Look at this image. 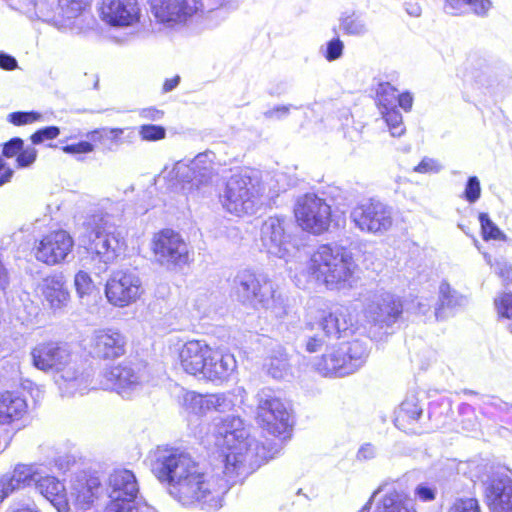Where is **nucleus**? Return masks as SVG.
I'll list each match as a JSON object with an SVG mask.
<instances>
[{
	"label": "nucleus",
	"mask_w": 512,
	"mask_h": 512,
	"mask_svg": "<svg viewBox=\"0 0 512 512\" xmlns=\"http://www.w3.org/2000/svg\"><path fill=\"white\" fill-rule=\"evenodd\" d=\"M381 491V488H379L377 491H375L371 498H374L379 492ZM371 500L368 501V503L359 511V512H369Z\"/></svg>",
	"instance_id": "62"
},
{
	"label": "nucleus",
	"mask_w": 512,
	"mask_h": 512,
	"mask_svg": "<svg viewBox=\"0 0 512 512\" xmlns=\"http://www.w3.org/2000/svg\"><path fill=\"white\" fill-rule=\"evenodd\" d=\"M179 82H180L179 75H175L171 78L165 79L163 82L162 91L164 93H166V92L173 90L174 88H176L178 86Z\"/></svg>",
	"instance_id": "59"
},
{
	"label": "nucleus",
	"mask_w": 512,
	"mask_h": 512,
	"mask_svg": "<svg viewBox=\"0 0 512 512\" xmlns=\"http://www.w3.org/2000/svg\"><path fill=\"white\" fill-rule=\"evenodd\" d=\"M139 135L144 141H159L165 138L166 129L160 125H141L139 127Z\"/></svg>",
	"instance_id": "42"
},
{
	"label": "nucleus",
	"mask_w": 512,
	"mask_h": 512,
	"mask_svg": "<svg viewBox=\"0 0 512 512\" xmlns=\"http://www.w3.org/2000/svg\"><path fill=\"white\" fill-rule=\"evenodd\" d=\"M403 305L394 294L383 289L370 291L364 299L366 321L380 329L389 328L401 317Z\"/></svg>",
	"instance_id": "9"
},
{
	"label": "nucleus",
	"mask_w": 512,
	"mask_h": 512,
	"mask_svg": "<svg viewBox=\"0 0 512 512\" xmlns=\"http://www.w3.org/2000/svg\"><path fill=\"white\" fill-rule=\"evenodd\" d=\"M14 174V168L0 155V187L10 183Z\"/></svg>",
	"instance_id": "50"
},
{
	"label": "nucleus",
	"mask_w": 512,
	"mask_h": 512,
	"mask_svg": "<svg viewBox=\"0 0 512 512\" xmlns=\"http://www.w3.org/2000/svg\"><path fill=\"white\" fill-rule=\"evenodd\" d=\"M294 215L298 224H326L330 221L331 208L317 196L304 195L296 202Z\"/></svg>",
	"instance_id": "23"
},
{
	"label": "nucleus",
	"mask_w": 512,
	"mask_h": 512,
	"mask_svg": "<svg viewBox=\"0 0 512 512\" xmlns=\"http://www.w3.org/2000/svg\"><path fill=\"white\" fill-rule=\"evenodd\" d=\"M481 196L480 181L476 176H470L465 185L463 197L469 203L476 202Z\"/></svg>",
	"instance_id": "45"
},
{
	"label": "nucleus",
	"mask_w": 512,
	"mask_h": 512,
	"mask_svg": "<svg viewBox=\"0 0 512 512\" xmlns=\"http://www.w3.org/2000/svg\"><path fill=\"white\" fill-rule=\"evenodd\" d=\"M137 512H157L153 507L148 505H143L137 510Z\"/></svg>",
	"instance_id": "64"
},
{
	"label": "nucleus",
	"mask_w": 512,
	"mask_h": 512,
	"mask_svg": "<svg viewBox=\"0 0 512 512\" xmlns=\"http://www.w3.org/2000/svg\"><path fill=\"white\" fill-rule=\"evenodd\" d=\"M79 243L103 263L100 270H106L107 265L116 260L124 246V240L114 232L107 231L104 226H86V232L80 236Z\"/></svg>",
	"instance_id": "12"
},
{
	"label": "nucleus",
	"mask_w": 512,
	"mask_h": 512,
	"mask_svg": "<svg viewBox=\"0 0 512 512\" xmlns=\"http://www.w3.org/2000/svg\"><path fill=\"white\" fill-rule=\"evenodd\" d=\"M34 487L51 502L58 512L69 510V500L66 497L64 485L56 477L47 474L43 468Z\"/></svg>",
	"instance_id": "26"
},
{
	"label": "nucleus",
	"mask_w": 512,
	"mask_h": 512,
	"mask_svg": "<svg viewBox=\"0 0 512 512\" xmlns=\"http://www.w3.org/2000/svg\"><path fill=\"white\" fill-rule=\"evenodd\" d=\"M123 133V128H97L86 134V141L93 144V151L99 146L111 148L123 143Z\"/></svg>",
	"instance_id": "34"
},
{
	"label": "nucleus",
	"mask_w": 512,
	"mask_h": 512,
	"mask_svg": "<svg viewBox=\"0 0 512 512\" xmlns=\"http://www.w3.org/2000/svg\"><path fill=\"white\" fill-rule=\"evenodd\" d=\"M469 8L473 13L484 16L491 8L490 0H445V9L453 15H461Z\"/></svg>",
	"instance_id": "35"
},
{
	"label": "nucleus",
	"mask_w": 512,
	"mask_h": 512,
	"mask_svg": "<svg viewBox=\"0 0 512 512\" xmlns=\"http://www.w3.org/2000/svg\"><path fill=\"white\" fill-rule=\"evenodd\" d=\"M494 306L499 319H511L512 292L499 293L494 299Z\"/></svg>",
	"instance_id": "41"
},
{
	"label": "nucleus",
	"mask_w": 512,
	"mask_h": 512,
	"mask_svg": "<svg viewBox=\"0 0 512 512\" xmlns=\"http://www.w3.org/2000/svg\"><path fill=\"white\" fill-rule=\"evenodd\" d=\"M110 512H117L119 503L136 502L139 486L134 473L128 469H115L107 480Z\"/></svg>",
	"instance_id": "18"
},
{
	"label": "nucleus",
	"mask_w": 512,
	"mask_h": 512,
	"mask_svg": "<svg viewBox=\"0 0 512 512\" xmlns=\"http://www.w3.org/2000/svg\"><path fill=\"white\" fill-rule=\"evenodd\" d=\"M257 419L261 427L269 434L283 439L289 437L290 413L283 402L273 396L269 389L258 394Z\"/></svg>",
	"instance_id": "10"
},
{
	"label": "nucleus",
	"mask_w": 512,
	"mask_h": 512,
	"mask_svg": "<svg viewBox=\"0 0 512 512\" xmlns=\"http://www.w3.org/2000/svg\"><path fill=\"white\" fill-rule=\"evenodd\" d=\"M396 93L397 89L390 83H380L376 94L378 107L383 110L394 108L393 104L396 100Z\"/></svg>",
	"instance_id": "38"
},
{
	"label": "nucleus",
	"mask_w": 512,
	"mask_h": 512,
	"mask_svg": "<svg viewBox=\"0 0 512 512\" xmlns=\"http://www.w3.org/2000/svg\"><path fill=\"white\" fill-rule=\"evenodd\" d=\"M42 118V114L37 111H15L7 115V122L20 127L39 122Z\"/></svg>",
	"instance_id": "39"
},
{
	"label": "nucleus",
	"mask_w": 512,
	"mask_h": 512,
	"mask_svg": "<svg viewBox=\"0 0 512 512\" xmlns=\"http://www.w3.org/2000/svg\"><path fill=\"white\" fill-rule=\"evenodd\" d=\"M140 507L137 506V502L131 503H119V509L117 512H137ZM105 512H110V503L106 506Z\"/></svg>",
	"instance_id": "58"
},
{
	"label": "nucleus",
	"mask_w": 512,
	"mask_h": 512,
	"mask_svg": "<svg viewBox=\"0 0 512 512\" xmlns=\"http://www.w3.org/2000/svg\"><path fill=\"white\" fill-rule=\"evenodd\" d=\"M153 472L161 483L166 484L168 493L183 506L199 504L207 511L222 507L227 483L209 478L187 452L159 448Z\"/></svg>",
	"instance_id": "2"
},
{
	"label": "nucleus",
	"mask_w": 512,
	"mask_h": 512,
	"mask_svg": "<svg viewBox=\"0 0 512 512\" xmlns=\"http://www.w3.org/2000/svg\"><path fill=\"white\" fill-rule=\"evenodd\" d=\"M344 49L343 42L337 37L328 41L326 49L323 53L324 57L328 61H334L341 57Z\"/></svg>",
	"instance_id": "47"
},
{
	"label": "nucleus",
	"mask_w": 512,
	"mask_h": 512,
	"mask_svg": "<svg viewBox=\"0 0 512 512\" xmlns=\"http://www.w3.org/2000/svg\"><path fill=\"white\" fill-rule=\"evenodd\" d=\"M144 382V370L130 363L106 367L98 377L97 384L91 383V389L114 390L122 397H129Z\"/></svg>",
	"instance_id": "11"
},
{
	"label": "nucleus",
	"mask_w": 512,
	"mask_h": 512,
	"mask_svg": "<svg viewBox=\"0 0 512 512\" xmlns=\"http://www.w3.org/2000/svg\"><path fill=\"white\" fill-rule=\"evenodd\" d=\"M26 402L20 396L5 392L0 394V423H10L15 419H19L26 410Z\"/></svg>",
	"instance_id": "31"
},
{
	"label": "nucleus",
	"mask_w": 512,
	"mask_h": 512,
	"mask_svg": "<svg viewBox=\"0 0 512 512\" xmlns=\"http://www.w3.org/2000/svg\"><path fill=\"white\" fill-rule=\"evenodd\" d=\"M327 226H262V243L267 252L283 259L298 282L304 277L330 290L351 288L356 264L343 247L321 245L309 258L301 250L310 235H321Z\"/></svg>",
	"instance_id": "1"
},
{
	"label": "nucleus",
	"mask_w": 512,
	"mask_h": 512,
	"mask_svg": "<svg viewBox=\"0 0 512 512\" xmlns=\"http://www.w3.org/2000/svg\"><path fill=\"white\" fill-rule=\"evenodd\" d=\"M33 365L44 372L52 371L63 396L83 395L91 387V370L74 360L66 344L41 343L31 351Z\"/></svg>",
	"instance_id": "4"
},
{
	"label": "nucleus",
	"mask_w": 512,
	"mask_h": 512,
	"mask_svg": "<svg viewBox=\"0 0 512 512\" xmlns=\"http://www.w3.org/2000/svg\"><path fill=\"white\" fill-rule=\"evenodd\" d=\"M382 115L392 136L400 137L405 133L402 115L395 107L382 110Z\"/></svg>",
	"instance_id": "37"
},
{
	"label": "nucleus",
	"mask_w": 512,
	"mask_h": 512,
	"mask_svg": "<svg viewBox=\"0 0 512 512\" xmlns=\"http://www.w3.org/2000/svg\"><path fill=\"white\" fill-rule=\"evenodd\" d=\"M485 499L491 512H512V478L495 474L485 482Z\"/></svg>",
	"instance_id": "20"
},
{
	"label": "nucleus",
	"mask_w": 512,
	"mask_h": 512,
	"mask_svg": "<svg viewBox=\"0 0 512 512\" xmlns=\"http://www.w3.org/2000/svg\"><path fill=\"white\" fill-rule=\"evenodd\" d=\"M310 330H317V333L308 335L305 343L306 351L310 353L317 352L323 346L332 344L333 340L344 337L352 327V319L345 307H336L330 311H322L318 321L308 323Z\"/></svg>",
	"instance_id": "8"
},
{
	"label": "nucleus",
	"mask_w": 512,
	"mask_h": 512,
	"mask_svg": "<svg viewBox=\"0 0 512 512\" xmlns=\"http://www.w3.org/2000/svg\"><path fill=\"white\" fill-rule=\"evenodd\" d=\"M92 143L79 141L73 144H67L61 147V150L69 155L88 154L93 152Z\"/></svg>",
	"instance_id": "48"
},
{
	"label": "nucleus",
	"mask_w": 512,
	"mask_h": 512,
	"mask_svg": "<svg viewBox=\"0 0 512 512\" xmlns=\"http://www.w3.org/2000/svg\"><path fill=\"white\" fill-rule=\"evenodd\" d=\"M37 150L34 147H24V140L13 137L1 144V156L3 159L15 158L17 168L31 166L37 159Z\"/></svg>",
	"instance_id": "27"
},
{
	"label": "nucleus",
	"mask_w": 512,
	"mask_h": 512,
	"mask_svg": "<svg viewBox=\"0 0 512 512\" xmlns=\"http://www.w3.org/2000/svg\"><path fill=\"white\" fill-rule=\"evenodd\" d=\"M74 284L77 293L80 297L84 295H88L93 289V282L88 273L84 271H79L75 275Z\"/></svg>",
	"instance_id": "46"
},
{
	"label": "nucleus",
	"mask_w": 512,
	"mask_h": 512,
	"mask_svg": "<svg viewBox=\"0 0 512 512\" xmlns=\"http://www.w3.org/2000/svg\"><path fill=\"white\" fill-rule=\"evenodd\" d=\"M237 401L234 392H223L202 395L194 391H187L182 397V406L195 415H205L208 412L216 411L225 413L231 411Z\"/></svg>",
	"instance_id": "17"
},
{
	"label": "nucleus",
	"mask_w": 512,
	"mask_h": 512,
	"mask_svg": "<svg viewBox=\"0 0 512 512\" xmlns=\"http://www.w3.org/2000/svg\"><path fill=\"white\" fill-rule=\"evenodd\" d=\"M340 27L344 34L351 36L360 35L365 30L364 23L354 13L341 16Z\"/></svg>",
	"instance_id": "40"
},
{
	"label": "nucleus",
	"mask_w": 512,
	"mask_h": 512,
	"mask_svg": "<svg viewBox=\"0 0 512 512\" xmlns=\"http://www.w3.org/2000/svg\"><path fill=\"white\" fill-rule=\"evenodd\" d=\"M101 482L98 477H90L85 482L77 481L71 490L70 498L77 510L88 509L97 498Z\"/></svg>",
	"instance_id": "28"
},
{
	"label": "nucleus",
	"mask_w": 512,
	"mask_h": 512,
	"mask_svg": "<svg viewBox=\"0 0 512 512\" xmlns=\"http://www.w3.org/2000/svg\"><path fill=\"white\" fill-rule=\"evenodd\" d=\"M376 455V448L372 444H364L358 451V458L363 460H369L374 458Z\"/></svg>",
	"instance_id": "56"
},
{
	"label": "nucleus",
	"mask_w": 512,
	"mask_h": 512,
	"mask_svg": "<svg viewBox=\"0 0 512 512\" xmlns=\"http://www.w3.org/2000/svg\"><path fill=\"white\" fill-rule=\"evenodd\" d=\"M413 170L417 173L426 174L437 172L439 170V166L433 159L423 158Z\"/></svg>",
	"instance_id": "52"
},
{
	"label": "nucleus",
	"mask_w": 512,
	"mask_h": 512,
	"mask_svg": "<svg viewBox=\"0 0 512 512\" xmlns=\"http://www.w3.org/2000/svg\"><path fill=\"white\" fill-rule=\"evenodd\" d=\"M12 512H38L33 510L30 506H21L12 510Z\"/></svg>",
	"instance_id": "61"
},
{
	"label": "nucleus",
	"mask_w": 512,
	"mask_h": 512,
	"mask_svg": "<svg viewBox=\"0 0 512 512\" xmlns=\"http://www.w3.org/2000/svg\"><path fill=\"white\" fill-rule=\"evenodd\" d=\"M74 241L64 230H58L43 237L35 248L37 260L56 265L66 259L72 251Z\"/></svg>",
	"instance_id": "19"
},
{
	"label": "nucleus",
	"mask_w": 512,
	"mask_h": 512,
	"mask_svg": "<svg viewBox=\"0 0 512 512\" xmlns=\"http://www.w3.org/2000/svg\"><path fill=\"white\" fill-rule=\"evenodd\" d=\"M483 239L488 240H504L505 235L500 231L498 226H480Z\"/></svg>",
	"instance_id": "51"
},
{
	"label": "nucleus",
	"mask_w": 512,
	"mask_h": 512,
	"mask_svg": "<svg viewBox=\"0 0 512 512\" xmlns=\"http://www.w3.org/2000/svg\"><path fill=\"white\" fill-rule=\"evenodd\" d=\"M326 347V352L315 363L316 370L324 376L350 375L363 366L368 357L367 345L360 340Z\"/></svg>",
	"instance_id": "7"
},
{
	"label": "nucleus",
	"mask_w": 512,
	"mask_h": 512,
	"mask_svg": "<svg viewBox=\"0 0 512 512\" xmlns=\"http://www.w3.org/2000/svg\"><path fill=\"white\" fill-rule=\"evenodd\" d=\"M60 135V128L57 126H46L36 130L30 135L33 145L41 144L48 140L56 139Z\"/></svg>",
	"instance_id": "43"
},
{
	"label": "nucleus",
	"mask_w": 512,
	"mask_h": 512,
	"mask_svg": "<svg viewBox=\"0 0 512 512\" xmlns=\"http://www.w3.org/2000/svg\"><path fill=\"white\" fill-rule=\"evenodd\" d=\"M65 283L64 276L61 273H55L43 278L37 285V292L53 310L63 308L69 300Z\"/></svg>",
	"instance_id": "25"
},
{
	"label": "nucleus",
	"mask_w": 512,
	"mask_h": 512,
	"mask_svg": "<svg viewBox=\"0 0 512 512\" xmlns=\"http://www.w3.org/2000/svg\"><path fill=\"white\" fill-rule=\"evenodd\" d=\"M151 249L155 260L168 269L182 267L189 262L186 242L171 228H164L154 234Z\"/></svg>",
	"instance_id": "13"
},
{
	"label": "nucleus",
	"mask_w": 512,
	"mask_h": 512,
	"mask_svg": "<svg viewBox=\"0 0 512 512\" xmlns=\"http://www.w3.org/2000/svg\"><path fill=\"white\" fill-rule=\"evenodd\" d=\"M98 14L110 27H131L140 22L141 6L138 0H101Z\"/></svg>",
	"instance_id": "16"
},
{
	"label": "nucleus",
	"mask_w": 512,
	"mask_h": 512,
	"mask_svg": "<svg viewBox=\"0 0 512 512\" xmlns=\"http://www.w3.org/2000/svg\"><path fill=\"white\" fill-rule=\"evenodd\" d=\"M235 292L238 300L243 304L269 311L277 318H283L289 314L290 307L285 295L270 280L258 277L248 270L236 276Z\"/></svg>",
	"instance_id": "6"
},
{
	"label": "nucleus",
	"mask_w": 512,
	"mask_h": 512,
	"mask_svg": "<svg viewBox=\"0 0 512 512\" xmlns=\"http://www.w3.org/2000/svg\"><path fill=\"white\" fill-rule=\"evenodd\" d=\"M178 358L184 372L211 382L222 383L237 367L232 354L216 351L200 340L186 342L180 348Z\"/></svg>",
	"instance_id": "5"
},
{
	"label": "nucleus",
	"mask_w": 512,
	"mask_h": 512,
	"mask_svg": "<svg viewBox=\"0 0 512 512\" xmlns=\"http://www.w3.org/2000/svg\"><path fill=\"white\" fill-rule=\"evenodd\" d=\"M142 292L140 277L130 270L114 271L105 286L107 300L117 307H126L136 302Z\"/></svg>",
	"instance_id": "14"
},
{
	"label": "nucleus",
	"mask_w": 512,
	"mask_h": 512,
	"mask_svg": "<svg viewBox=\"0 0 512 512\" xmlns=\"http://www.w3.org/2000/svg\"><path fill=\"white\" fill-rule=\"evenodd\" d=\"M415 495L422 501H432L436 496V488L426 483H421L415 488Z\"/></svg>",
	"instance_id": "49"
},
{
	"label": "nucleus",
	"mask_w": 512,
	"mask_h": 512,
	"mask_svg": "<svg viewBox=\"0 0 512 512\" xmlns=\"http://www.w3.org/2000/svg\"><path fill=\"white\" fill-rule=\"evenodd\" d=\"M467 304V298L453 289L449 283L442 282L439 286V304L435 309V317L438 320L444 319L445 309L453 310Z\"/></svg>",
	"instance_id": "30"
},
{
	"label": "nucleus",
	"mask_w": 512,
	"mask_h": 512,
	"mask_svg": "<svg viewBox=\"0 0 512 512\" xmlns=\"http://www.w3.org/2000/svg\"><path fill=\"white\" fill-rule=\"evenodd\" d=\"M264 368L273 378H284L290 371V362L286 349L281 345H276L272 348L265 359Z\"/></svg>",
	"instance_id": "32"
},
{
	"label": "nucleus",
	"mask_w": 512,
	"mask_h": 512,
	"mask_svg": "<svg viewBox=\"0 0 512 512\" xmlns=\"http://www.w3.org/2000/svg\"><path fill=\"white\" fill-rule=\"evenodd\" d=\"M215 445L224 456V474L229 480L247 475L267 461L263 445L248 436L240 417L228 415L215 424Z\"/></svg>",
	"instance_id": "3"
},
{
	"label": "nucleus",
	"mask_w": 512,
	"mask_h": 512,
	"mask_svg": "<svg viewBox=\"0 0 512 512\" xmlns=\"http://www.w3.org/2000/svg\"><path fill=\"white\" fill-rule=\"evenodd\" d=\"M93 0H57L56 9L62 20L76 19L90 11Z\"/></svg>",
	"instance_id": "36"
},
{
	"label": "nucleus",
	"mask_w": 512,
	"mask_h": 512,
	"mask_svg": "<svg viewBox=\"0 0 512 512\" xmlns=\"http://www.w3.org/2000/svg\"><path fill=\"white\" fill-rule=\"evenodd\" d=\"M151 13L160 24H185L203 11L201 0H148Z\"/></svg>",
	"instance_id": "15"
},
{
	"label": "nucleus",
	"mask_w": 512,
	"mask_h": 512,
	"mask_svg": "<svg viewBox=\"0 0 512 512\" xmlns=\"http://www.w3.org/2000/svg\"><path fill=\"white\" fill-rule=\"evenodd\" d=\"M396 100L398 102L399 107L404 109L405 111H410L413 105V96L410 92L405 91L400 94H396Z\"/></svg>",
	"instance_id": "55"
},
{
	"label": "nucleus",
	"mask_w": 512,
	"mask_h": 512,
	"mask_svg": "<svg viewBox=\"0 0 512 512\" xmlns=\"http://www.w3.org/2000/svg\"><path fill=\"white\" fill-rule=\"evenodd\" d=\"M253 193L242 178L230 179L226 186L223 206L237 215L246 214L253 207Z\"/></svg>",
	"instance_id": "24"
},
{
	"label": "nucleus",
	"mask_w": 512,
	"mask_h": 512,
	"mask_svg": "<svg viewBox=\"0 0 512 512\" xmlns=\"http://www.w3.org/2000/svg\"><path fill=\"white\" fill-rule=\"evenodd\" d=\"M18 66L17 60L6 53H0V68L6 71L15 70Z\"/></svg>",
	"instance_id": "54"
},
{
	"label": "nucleus",
	"mask_w": 512,
	"mask_h": 512,
	"mask_svg": "<svg viewBox=\"0 0 512 512\" xmlns=\"http://www.w3.org/2000/svg\"><path fill=\"white\" fill-rule=\"evenodd\" d=\"M362 230H364V227L367 228V231L369 232H373V233H377L379 231H381V227H383L384 229L386 228V226H377L376 229L374 230L373 227L374 226H371V225H368V226H359Z\"/></svg>",
	"instance_id": "63"
},
{
	"label": "nucleus",
	"mask_w": 512,
	"mask_h": 512,
	"mask_svg": "<svg viewBox=\"0 0 512 512\" xmlns=\"http://www.w3.org/2000/svg\"><path fill=\"white\" fill-rule=\"evenodd\" d=\"M377 512H415L414 502L402 492L391 490L379 501Z\"/></svg>",
	"instance_id": "33"
},
{
	"label": "nucleus",
	"mask_w": 512,
	"mask_h": 512,
	"mask_svg": "<svg viewBox=\"0 0 512 512\" xmlns=\"http://www.w3.org/2000/svg\"><path fill=\"white\" fill-rule=\"evenodd\" d=\"M449 512H482L475 498H458L450 507Z\"/></svg>",
	"instance_id": "44"
},
{
	"label": "nucleus",
	"mask_w": 512,
	"mask_h": 512,
	"mask_svg": "<svg viewBox=\"0 0 512 512\" xmlns=\"http://www.w3.org/2000/svg\"><path fill=\"white\" fill-rule=\"evenodd\" d=\"M43 468L40 464H17L11 473L0 476V503L15 491L36 484Z\"/></svg>",
	"instance_id": "21"
},
{
	"label": "nucleus",
	"mask_w": 512,
	"mask_h": 512,
	"mask_svg": "<svg viewBox=\"0 0 512 512\" xmlns=\"http://www.w3.org/2000/svg\"><path fill=\"white\" fill-rule=\"evenodd\" d=\"M422 415L418 398L414 395L407 397L396 412L395 425L406 433H417L415 424Z\"/></svg>",
	"instance_id": "29"
},
{
	"label": "nucleus",
	"mask_w": 512,
	"mask_h": 512,
	"mask_svg": "<svg viewBox=\"0 0 512 512\" xmlns=\"http://www.w3.org/2000/svg\"><path fill=\"white\" fill-rule=\"evenodd\" d=\"M126 338L114 329L95 330L91 338L93 353L101 359H115L125 354Z\"/></svg>",
	"instance_id": "22"
},
{
	"label": "nucleus",
	"mask_w": 512,
	"mask_h": 512,
	"mask_svg": "<svg viewBox=\"0 0 512 512\" xmlns=\"http://www.w3.org/2000/svg\"><path fill=\"white\" fill-rule=\"evenodd\" d=\"M478 220L480 221V224H492V222L489 219L488 214L485 212L479 213Z\"/></svg>",
	"instance_id": "60"
},
{
	"label": "nucleus",
	"mask_w": 512,
	"mask_h": 512,
	"mask_svg": "<svg viewBox=\"0 0 512 512\" xmlns=\"http://www.w3.org/2000/svg\"><path fill=\"white\" fill-rule=\"evenodd\" d=\"M163 114V111L158 110L154 107L143 109L141 112V116L149 120H158L162 118Z\"/></svg>",
	"instance_id": "57"
},
{
	"label": "nucleus",
	"mask_w": 512,
	"mask_h": 512,
	"mask_svg": "<svg viewBox=\"0 0 512 512\" xmlns=\"http://www.w3.org/2000/svg\"><path fill=\"white\" fill-rule=\"evenodd\" d=\"M495 272L504 281H511L512 280V268L506 262L497 261L496 264H495Z\"/></svg>",
	"instance_id": "53"
}]
</instances>
